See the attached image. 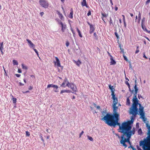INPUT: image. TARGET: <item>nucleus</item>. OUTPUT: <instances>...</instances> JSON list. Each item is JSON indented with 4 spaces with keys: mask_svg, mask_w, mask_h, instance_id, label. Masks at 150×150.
Here are the masks:
<instances>
[{
    "mask_svg": "<svg viewBox=\"0 0 150 150\" xmlns=\"http://www.w3.org/2000/svg\"><path fill=\"white\" fill-rule=\"evenodd\" d=\"M113 103L112 104L113 115H111L107 113L105 111L102 112V117H103L100 119L104 121L105 123L108 125L117 120H119L120 115L117 113L118 107L116 106L118 103L117 98L113 99Z\"/></svg>",
    "mask_w": 150,
    "mask_h": 150,
    "instance_id": "nucleus-1",
    "label": "nucleus"
},
{
    "mask_svg": "<svg viewBox=\"0 0 150 150\" xmlns=\"http://www.w3.org/2000/svg\"><path fill=\"white\" fill-rule=\"evenodd\" d=\"M119 120H115L108 125L114 127H115L116 125L119 126V129H118V132L122 133V135H125L129 134L127 132L131 129V126L127 122H124L121 124L119 122Z\"/></svg>",
    "mask_w": 150,
    "mask_h": 150,
    "instance_id": "nucleus-2",
    "label": "nucleus"
},
{
    "mask_svg": "<svg viewBox=\"0 0 150 150\" xmlns=\"http://www.w3.org/2000/svg\"><path fill=\"white\" fill-rule=\"evenodd\" d=\"M133 104L132 107L130 109L129 113L132 114L133 116H135L138 113V109L137 106L138 104L141 107V105L138 103V100L137 98V96H134L132 99Z\"/></svg>",
    "mask_w": 150,
    "mask_h": 150,
    "instance_id": "nucleus-3",
    "label": "nucleus"
},
{
    "mask_svg": "<svg viewBox=\"0 0 150 150\" xmlns=\"http://www.w3.org/2000/svg\"><path fill=\"white\" fill-rule=\"evenodd\" d=\"M131 138L130 135L128 134L125 135H122L121 136V139L120 140V143L123 146L126 148L127 147V145L125 143L126 142H128L130 144H131V142H130V139Z\"/></svg>",
    "mask_w": 150,
    "mask_h": 150,
    "instance_id": "nucleus-4",
    "label": "nucleus"
},
{
    "mask_svg": "<svg viewBox=\"0 0 150 150\" xmlns=\"http://www.w3.org/2000/svg\"><path fill=\"white\" fill-rule=\"evenodd\" d=\"M140 145H142V148L144 150H150V141L147 140L141 141L140 143Z\"/></svg>",
    "mask_w": 150,
    "mask_h": 150,
    "instance_id": "nucleus-5",
    "label": "nucleus"
},
{
    "mask_svg": "<svg viewBox=\"0 0 150 150\" xmlns=\"http://www.w3.org/2000/svg\"><path fill=\"white\" fill-rule=\"evenodd\" d=\"M67 86L70 88L72 91H73L72 93H73L76 94V92L77 91V89L76 86L73 83H70L69 82H67Z\"/></svg>",
    "mask_w": 150,
    "mask_h": 150,
    "instance_id": "nucleus-6",
    "label": "nucleus"
},
{
    "mask_svg": "<svg viewBox=\"0 0 150 150\" xmlns=\"http://www.w3.org/2000/svg\"><path fill=\"white\" fill-rule=\"evenodd\" d=\"M143 107L140 108H139V113L140 115L141 116V117L144 122L146 121V118L145 117L144 113L143 111Z\"/></svg>",
    "mask_w": 150,
    "mask_h": 150,
    "instance_id": "nucleus-7",
    "label": "nucleus"
},
{
    "mask_svg": "<svg viewBox=\"0 0 150 150\" xmlns=\"http://www.w3.org/2000/svg\"><path fill=\"white\" fill-rule=\"evenodd\" d=\"M39 2L40 5L45 8H47L48 6V3L45 0H40Z\"/></svg>",
    "mask_w": 150,
    "mask_h": 150,
    "instance_id": "nucleus-8",
    "label": "nucleus"
},
{
    "mask_svg": "<svg viewBox=\"0 0 150 150\" xmlns=\"http://www.w3.org/2000/svg\"><path fill=\"white\" fill-rule=\"evenodd\" d=\"M109 88L111 91L112 92L111 95L112 96V99H114V98H117L115 97V95L114 94V89L113 88V86H111V85H109Z\"/></svg>",
    "mask_w": 150,
    "mask_h": 150,
    "instance_id": "nucleus-9",
    "label": "nucleus"
},
{
    "mask_svg": "<svg viewBox=\"0 0 150 150\" xmlns=\"http://www.w3.org/2000/svg\"><path fill=\"white\" fill-rule=\"evenodd\" d=\"M88 25L90 26L89 33L92 34L95 30V28L93 25L91 24L89 22H87Z\"/></svg>",
    "mask_w": 150,
    "mask_h": 150,
    "instance_id": "nucleus-10",
    "label": "nucleus"
},
{
    "mask_svg": "<svg viewBox=\"0 0 150 150\" xmlns=\"http://www.w3.org/2000/svg\"><path fill=\"white\" fill-rule=\"evenodd\" d=\"M50 87H53L55 88L56 89L55 90H54V92H57L58 91L57 90V89L58 88V86H57L53 84H48L47 86V88H49Z\"/></svg>",
    "mask_w": 150,
    "mask_h": 150,
    "instance_id": "nucleus-11",
    "label": "nucleus"
},
{
    "mask_svg": "<svg viewBox=\"0 0 150 150\" xmlns=\"http://www.w3.org/2000/svg\"><path fill=\"white\" fill-rule=\"evenodd\" d=\"M56 61H54V62L55 65H56L58 67H61V65L60 62L57 57H55Z\"/></svg>",
    "mask_w": 150,
    "mask_h": 150,
    "instance_id": "nucleus-12",
    "label": "nucleus"
},
{
    "mask_svg": "<svg viewBox=\"0 0 150 150\" xmlns=\"http://www.w3.org/2000/svg\"><path fill=\"white\" fill-rule=\"evenodd\" d=\"M146 126L148 129L147 134H148V140L150 141V125H149L148 123H146Z\"/></svg>",
    "mask_w": 150,
    "mask_h": 150,
    "instance_id": "nucleus-13",
    "label": "nucleus"
},
{
    "mask_svg": "<svg viewBox=\"0 0 150 150\" xmlns=\"http://www.w3.org/2000/svg\"><path fill=\"white\" fill-rule=\"evenodd\" d=\"M59 24H60L61 25L62 27V30L63 32H64V30L66 29V25H64L62 22L61 21H59L58 22Z\"/></svg>",
    "mask_w": 150,
    "mask_h": 150,
    "instance_id": "nucleus-14",
    "label": "nucleus"
},
{
    "mask_svg": "<svg viewBox=\"0 0 150 150\" xmlns=\"http://www.w3.org/2000/svg\"><path fill=\"white\" fill-rule=\"evenodd\" d=\"M26 40L27 41L28 43L29 44V45L30 47L32 48H34L35 47V45L32 42L28 39H27Z\"/></svg>",
    "mask_w": 150,
    "mask_h": 150,
    "instance_id": "nucleus-15",
    "label": "nucleus"
},
{
    "mask_svg": "<svg viewBox=\"0 0 150 150\" xmlns=\"http://www.w3.org/2000/svg\"><path fill=\"white\" fill-rule=\"evenodd\" d=\"M127 133H128L130 135V137L132 134H134L135 133V129L133 128L131 130V129L128 131Z\"/></svg>",
    "mask_w": 150,
    "mask_h": 150,
    "instance_id": "nucleus-16",
    "label": "nucleus"
},
{
    "mask_svg": "<svg viewBox=\"0 0 150 150\" xmlns=\"http://www.w3.org/2000/svg\"><path fill=\"white\" fill-rule=\"evenodd\" d=\"M81 5L82 6H86L87 8L88 7L87 5L86 0H82L81 2Z\"/></svg>",
    "mask_w": 150,
    "mask_h": 150,
    "instance_id": "nucleus-17",
    "label": "nucleus"
},
{
    "mask_svg": "<svg viewBox=\"0 0 150 150\" xmlns=\"http://www.w3.org/2000/svg\"><path fill=\"white\" fill-rule=\"evenodd\" d=\"M3 42H1L0 43V51L2 55L4 54V52H3Z\"/></svg>",
    "mask_w": 150,
    "mask_h": 150,
    "instance_id": "nucleus-18",
    "label": "nucleus"
},
{
    "mask_svg": "<svg viewBox=\"0 0 150 150\" xmlns=\"http://www.w3.org/2000/svg\"><path fill=\"white\" fill-rule=\"evenodd\" d=\"M57 13L59 16V18L62 20H64V17L62 14L61 13L57 11Z\"/></svg>",
    "mask_w": 150,
    "mask_h": 150,
    "instance_id": "nucleus-19",
    "label": "nucleus"
},
{
    "mask_svg": "<svg viewBox=\"0 0 150 150\" xmlns=\"http://www.w3.org/2000/svg\"><path fill=\"white\" fill-rule=\"evenodd\" d=\"M73 11L72 8L70 9V13L68 17L69 18L72 19L73 18Z\"/></svg>",
    "mask_w": 150,
    "mask_h": 150,
    "instance_id": "nucleus-20",
    "label": "nucleus"
},
{
    "mask_svg": "<svg viewBox=\"0 0 150 150\" xmlns=\"http://www.w3.org/2000/svg\"><path fill=\"white\" fill-rule=\"evenodd\" d=\"M69 81H67V78H65L64 80V81L62 84L61 86L63 87H65L66 86L65 85V83H67Z\"/></svg>",
    "mask_w": 150,
    "mask_h": 150,
    "instance_id": "nucleus-21",
    "label": "nucleus"
},
{
    "mask_svg": "<svg viewBox=\"0 0 150 150\" xmlns=\"http://www.w3.org/2000/svg\"><path fill=\"white\" fill-rule=\"evenodd\" d=\"M141 25L142 28L144 31H146L148 33H150V31L148 30L145 26L144 25Z\"/></svg>",
    "mask_w": 150,
    "mask_h": 150,
    "instance_id": "nucleus-22",
    "label": "nucleus"
},
{
    "mask_svg": "<svg viewBox=\"0 0 150 150\" xmlns=\"http://www.w3.org/2000/svg\"><path fill=\"white\" fill-rule=\"evenodd\" d=\"M110 59L111 60V61L110 62V65H113V64H115L116 63V62H115V61L113 59L112 57L110 58Z\"/></svg>",
    "mask_w": 150,
    "mask_h": 150,
    "instance_id": "nucleus-23",
    "label": "nucleus"
},
{
    "mask_svg": "<svg viewBox=\"0 0 150 150\" xmlns=\"http://www.w3.org/2000/svg\"><path fill=\"white\" fill-rule=\"evenodd\" d=\"M134 118L132 116L131 118V120L128 121L127 122H128V123L130 125L131 124L133 123L134 121Z\"/></svg>",
    "mask_w": 150,
    "mask_h": 150,
    "instance_id": "nucleus-24",
    "label": "nucleus"
},
{
    "mask_svg": "<svg viewBox=\"0 0 150 150\" xmlns=\"http://www.w3.org/2000/svg\"><path fill=\"white\" fill-rule=\"evenodd\" d=\"M71 91L70 90H62L61 91L60 93L62 94L64 93H69L71 92Z\"/></svg>",
    "mask_w": 150,
    "mask_h": 150,
    "instance_id": "nucleus-25",
    "label": "nucleus"
},
{
    "mask_svg": "<svg viewBox=\"0 0 150 150\" xmlns=\"http://www.w3.org/2000/svg\"><path fill=\"white\" fill-rule=\"evenodd\" d=\"M134 88L135 89V93L134 94V96H137V93L138 91V89L137 87V84H135L134 86Z\"/></svg>",
    "mask_w": 150,
    "mask_h": 150,
    "instance_id": "nucleus-26",
    "label": "nucleus"
},
{
    "mask_svg": "<svg viewBox=\"0 0 150 150\" xmlns=\"http://www.w3.org/2000/svg\"><path fill=\"white\" fill-rule=\"evenodd\" d=\"M76 30H77V31L78 33V34H79V37L81 38H82V36L81 35V32H80V30H79L78 28H76Z\"/></svg>",
    "mask_w": 150,
    "mask_h": 150,
    "instance_id": "nucleus-27",
    "label": "nucleus"
},
{
    "mask_svg": "<svg viewBox=\"0 0 150 150\" xmlns=\"http://www.w3.org/2000/svg\"><path fill=\"white\" fill-rule=\"evenodd\" d=\"M130 104V101L129 99V97L127 98V102L126 103V104L127 105H129Z\"/></svg>",
    "mask_w": 150,
    "mask_h": 150,
    "instance_id": "nucleus-28",
    "label": "nucleus"
},
{
    "mask_svg": "<svg viewBox=\"0 0 150 150\" xmlns=\"http://www.w3.org/2000/svg\"><path fill=\"white\" fill-rule=\"evenodd\" d=\"M75 63H76V64L78 67H79L80 64H81V62L79 60H78L77 62H75Z\"/></svg>",
    "mask_w": 150,
    "mask_h": 150,
    "instance_id": "nucleus-29",
    "label": "nucleus"
},
{
    "mask_svg": "<svg viewBox=\"0 0 150 150\" xmlns=\"http://www.w3.org/2000/svg\"><path fill=\"white\" fill-rule=\"evenodd\" d=\"M101 14L102 15V19L105 22V21H104V20H103V17H107V16L105 13H101Z\"/></svg>",
    "mask_w": 150,
    "mask_h": 150,
    "instance_id": "nucleus-30",
    "label": "nucleus"
},
{
    "mask_svg": "<svg viewBox=\"0 0 150 150\" xmlns=\"http://www.w3.org/2000/svg\"><path fill=\"white\" fill-rule=\"evenodd\" d=\"M141 14L139 12L138 14V23H139L141 19Z\"/></svg>",
    "mask_w": 150,
    "mask_h": 150,
    "instance_id": "nucleus-31",
    "label": "nucleus"
},
{
    "mask_svg": "<svg viewBox=\"0 0 150 150\" xmlns=\"http://www.w3.org/2000/svg\"><path fill=\"white\" fill-rule=\"evenodd\" d=\"M13 64L14 65H18V62L17 60H13Z\"/></svg>",
    "mask_w": 150,
    "mask_h": 150,
    "instance_id": "nucleus-32",
    "label": "nucleus"
},
{
    "mask_svg": "<svg viewBox=\"0 0 150 150\" xmlns=\"http://www.w3.org/2000/svg\"><path fill=\"white\" fill-rule=\"evenodd\" d=\"M13 102L14 103H16L17 99L15 98H13L12 99Z\"/></svg>",
    "mask_w": 150,
    "mask_h": 150,
    "instance_id": "nucleus-33",
    "label": "nucleus"
},
{
    "mask_svg": "<svg viewBox=\"0 0 150 150\" xmlns=\"http://www.w3.org/2000/svg\"><path fill=\"white\" fill-rule=\"evenodd\" d=\"M21 66H22V68L23 69H25V70H26L27 69V67L24 66V65L23 64H21Z\"/></svg>",
    "mask_w": 150,
    "mask_h": 150,
    "instance_id": "nucleus-34",
    "label": "nucleus"
},
{
    "mask_svg": "<svg viewBox=\"0 0 150 150\" xmlns=\"http://www.w3.org/2000/svg\"><path fill=\"white\" fill-rule=\"evenodd\" d=\"M139 46H137V49H136V50L135 52V53L136 54H137L139 51Z\"/></svg>",
    "mask_w": 150,
    "mask_h": 150,
    "instance_id": "nucleus-35",
    "label": "nucleus"
},
{
    "mask_svg": "<svg viewBox=\"0 0 150 150\" xmlns=\"http://www.w3.org/2000/svg\"><path fill=\"white\" fill-rule=\"evenodd\" d=\"M94 36L95 37V38L96 40H97L98 39V36L96 34V33H94L93 34Z\"/></svg>",
    "mask_w": 150,
    "mask_h": 150,
    "instance_id": "nucleus-36",
    "label": "nucleus"
},
{
    "mask_svg": "<svg viewBox=\"0 0 150 150\" xmlns=\"http://www.w3.org/2000/svg\"><path fill=\"white\" fill-rule=\"evenodd\" d=\"M122 16L123 17V22H124V24H125V16L124 15H122Z\"/></svg>",
    "mask_w": 150,
    "mask_h": 150,
    "instance_id": "nucleus-37",
    "label": "nucleus"
},
{
    "mask_svg": "<svg viewBox=\"0 0 150 150\" xmlns=\"http://www.w3.org/2000/svg\"><path fill=\"white\" fill-rule=\"evenodd\" d=\"M138 133L139 134H142V132L141 129H139L138 130Z\"/></svg>",
    "mask_w": 150,
    "mask_h": 150,
    "instance_id": "nucleus-38",
    "label": "nucleus"
},
{
    "mask_svg": "<svg viewBox=\"0 0 150 150\" xmlns=\"http://www.w3.org/2000/svg\"><path fill=\"white\" fill-rule=\"evenodd\" d=\"M88 139L91 141H93V139L92 137H90L89 136H88Z\"/></svg>",
    "mask_w": 150,
    "mask_h": 150,
    "instance_id": "nucleus-39",
    "label": "nucleus"
},
{
    "mask_svg": "<svg viewBox=\"0 0 150 150\" xmlns=\"http://www.w3.org/2000/svg\"><path fill=\"white\" fill-rule=\"evenodd\" d=\"M125 83L127 85L128 87L129 88H130V85H129V83H128V81H125Z\"/></svg>",
    "mask_w": 150,
    "mask_h": 150,
    "instance_id": "nucleus-40",
    "label": "nucleus"
},
{
    "mask_svg": "<svg viewBox=\"0 0 150 150\" xmlns=\"http://www.w3.org/2000/svg\"><path fill=\"white\" fill-rule=\"evenodd\" d=\"M33 49L34 50V51L36 53V54L38 56H39V54H38V52L37 51V50H36V49H35L34 48H33Z\"/></svg>",
    "mask_w": 150,
    "mask_h": 150,
    "instance_id": "nucleus-41",
    "label": "nucleus"
},
{
    "mask_svg": "<svg viewBox=\"0 0 150 150\" xmlns=\"http://www.w3.org/2000/svg\"><path fill=\"white\" fill-rule=\"evenodd\" d=\"M109 22L110 25L111 24H112V21L111 18H110V21H109Z\"/></svg>",
    "mask_w": 150,
    "mask_h": 150,
    "instance_id": "nucleus-42",
    "label": "nucleus"
},
{
    "mask_svg": "<svg viewBox=\"0 0 150 150\" xmlns=\"http://www.w3.org/2000/svg\"><path fill=\"white\" fill-rule=\"evenodd\" d=\"M26 135L28 137L30 135V132L28 131L26 132Z\"/></svg>",
    "mask_w": 150,
    "mask_h": 150,
    "instance_id": "nucleus-43",
    "label": "nucleus"
},
{
    "mask_svg": "<svg viewBox=\"0 0 150 150\" xmlns=\"http://www.w3.org/2000/svg\"><path fill=\"white\" fill-rule=\"evenodd\" d=\"M115 36L117 37V39H118L119 38V35H118L117 33L116 32H115Z\"/></svg>",
    "mask_w": 150,
    "mask_h": 150,
    "instance_id": "nucleus-44",
    "label": "nucleus"
},
{
    "mask_svg": "<svg viewBox=\"0 0 150 150\" xmlns=\"http://www.w3.org/2000/svg\"><path fill=\"white\" fill-rule=\"evenodd\" d=\"M145 21V18H143L142 20V23L141 25H143V23H144Z\"/></svg>",
    "mask_w": 150,
    "mask_h": 150,
    "instance_id": "nucleus-45",
    "label": "nucleus"
},
{
    "mask_svg": "<svg viewBox=\"0 0 150 150\" xmlns=\"http://www.w3.org/2000/svg\"><path fill=\"white\" fill-rule=\"evenodd\" d=\"M69 45V43L68 41L66 42V45L67 47H68Z\"/></svg>",
    "mask_w": 150,
    "mask_h": 150,
    "instance_id": "nucleus-46",
    "label": "nucleus"
},
{
    "mask_svg": "<svg viewBox=\"0 0 150 150\" xmlns=\"http://www.w3.org/2000/svg\"><path fill=\"white\" fill-rule=\"evenodd\" d=\"M84 133V132L83 131H82L81 132V133H80V134H79V138H80L82 135V134L83 133Z\"/></svg>",
    "mask_w": 150,
    "mask_h": 150,
    "instance_id": "nucleus-47",
    "label": "nucleus"
},
{
    "mask_svg": "<svg viewBox=\"0 0 150 150\" xmlns=\"http://www.w3.org/2000/svg\"><path fill=\"white\" fill-rule=\"evenodd\" d=\"M115 135H116V136H117L118 137L119 139H120V138H121V137H120V135H119V134H118L115 133Z\"/></svg>",
    "mask_w": 150,
    "mask_h": 150,
    "instance_id": "nucleus-48",
    "label": "nucleus"
},
{
    "mask_svg": "<svg viewBox=\"0 0 150 150\" xmlns=\"http://www.w3.org/2000/svg\"><path fill=\"white\" fill-rule=\"evenodd\" d=\"M123 57L124 58V59L126 61H127L128 60L126 56H125V55H123Z\"/></svg>",
    "mask_w": 150,
    "mask_h": 150,
    "instance_id": "nucleus-49",
    "label": "nucleus"
},
{
    "mask_svg": "<svg viewBox=\"0 0 150 150\" xmlns=\"http://www.w3.org/2000/svg\"><path fill=\"white\" fill-rule=\"evenodd\" d=\"M91 13L90 11H88V12L87 13V16H89L91 15Z\"/></svg>",
    "mask_w": 150,
    "mask_h": 150,
    "instance_id": "nucleus-50",
    "label": "nucleus"
},
{
    "mask_svg": "<svg viewBox=\"0 0 150 150\" xmlns=\"http://www.w3.org/2000/svg\"><path fill=\"white\" fill-rule=\"evenodd\" d=\"M130 147L132 149V150H136V149L134 148L133 146H130L129 147V148Z\"/></svg>",
    "mask_w": 150,
    "mask_h": 150,
    "instance_id": "nucleus-51",
    "label": "nucleus"
},
{
    "mask_svg": "<svg viewBox=\"0 0 150 150\" xmlns=\"http://www.w3.org/2000/svg\"><path fill=\"white\" fill-rule=\"evenodd\" d=\"M143 57H144L146 59H148L147 57L146 56L144 53V54H143Z\"/></svg>",
    "mask_w": 150,
    "mask_h": 150,
    "instance_id": "nucleus-52",
    "label": "nucleus"
},
{
    "mask_svg": "<svg viewBox=\"0 0 150 150\" xmlns=\"http://www.w3.org/2000/svg\"><path fill=\"white\" fill-rule=\"evenodd\" d=\"M150 2V0H147L146 2V4H147L149 3Z\"/></svg>",
    "mask_w": 150,
    "mask_h": 150,
    "instance_id": "nucleus-53",
    "label": "nucleus"
},
{
    "mask_svg": "<svg viewBox=\"0 0 150 150\" xmlns=\"http://www.w3.org/2000/svg\"><path fill=\"white\" fill-rule=\"evenodd\" d=\"M108 55L111 57L112 58V56L109 53V52H108Z\"/></svg>",
    "mask_w": 150,
    "mask_h": 150,
    "instance_id": "nucleus-54",
    "label": "nucleus"
},
{
    "mask_svg": "<svg viewBox=\"0 0 150 150\" xmlns=\"http://www.w3.org/2000/svg\"><path fill=\"white\" fill-rule=\"evenodd\" d=\"M44 14V13L43 12H40V15L42 16Z\"/></svg>",
    "mask_w": 150,
    "mask_h": 150,
    "instance_id": "nucleus-55",
    "label": "nucleus"
},
{
    "mask_svg": "<svg viewBox=\"0 0 150 150\" xmlns=\"http://www.w3.org/2000/svg\"><path fill=\"white\" fill-rule=\"evenodd\" d=\"M16 76L18 77H19L21 75L20 74H16Z\"/></svg>",
    "mask_w": 150,
    "mask_h": 150,
    "instance_id": "nucleus-56",
    "label": "nucleus"
},
{
    "mask_svg": "<svg viewBox=\"0 0 150 150\" xmlns=\"http://www.w3.org/2000/svg\"><path fill=\"white\" fill-rule=\"evenodd\" d=\"M18 72L19 73H21L22 72L21 70L20 69H18Z\"/></svg>",
    "mask_w": 150,
    "mask_h": 150,
    "instance_id": "nucleus-57",
    "label": "nucleus"
},
{
    "mask_svg": "<svg viewBox=\"0 0 150 150\" xmlns=\"http://www.w3.org/2000/svg\"><path fill=\"white\" fill-rule=\"evenodd\" d=\"M33 89V87L31 86H29V90H31Z\"/></svg>",
    "mask_w": 150,
    "mask_h": 150,
    "instance_id": "nucleus-58",
    "label": "nucleus"
},
{
    "mask_svg": "<svg viewBox=\"0 0 150 150\" xmlns=\"http://www.w3.org/2000/svg\"><path fill=\"white\" fill-rule=\"evenodd\" d=\"M118 9V8L117 6H115V11H117Z\"/></svg>",
    "mask_w": 150,
    "mask_h": 150,
    "instance_id": "nucleus-59",
    "label": "nucleus"
},
{
    "mask_svg": "<svg viewBox=\"0 0 150 150\" xmlns=\"http://www.w3.org/2000/svg\"><path fill=\"white\" fill-rule=\"evenodd\" d=\"M30 76L31 77L35 78V76L33 75H31Z\"/></svg>",
    "mask_w": 150,
    "mask_h": 150,
    "instance_id": "nucleus-60",
    "label": "nucleus"
},
{
    "mask_svg": "<svg viewBox=\"0 0 150 150\" xmlns=\"http://www.w3.org/2000/svg\"><path fill=\"white\" fill-rule=\"evenodd\" d=\"M96 108L98 109H100V107L99 106H96Z\"/></svg>",
    "mask_w": 150,
    "mask_h": 150,
    "instance_id": "nucleus-61",
    "label": "nucleus"
},
{
    "mask_svg": "<svg viewBox=\"0 0 150 150\" xmlns=\"http://www.w3.org/2000/svg\"><path fill=\"white\" fill-rule=\"evenodd\" d=\"M119 22L121 24L122 23V21H121V18H119Z\"/></svg>",
    "mask_w": 150,
    "mask_h": 150,
    "instance_id": "nucleus-62",
    "label": "nucleus"
},
{
    "mask_svg": "<svg viewBox=\"0 0 150 150\" xmlns=\"http://www.w3.org/2000/svg\"><path fill=\"white\" fill-rule=\"evenodd\" d=\"M19 84L20 86H23L24 85V84H23L21 82H20L19 83Z\"/></svg>",
    "mask_w": 150,
    "mask_h": 150,
    "instance_id": "nucleus-63",
    "label": "nucleus"
},
{
    "mask_svg": "<svg viewBox=\"0 0 150 150\" xmlns=\"http://www.w3.org/2000/svg\"><path fill=\"white\" fill-rule=\"evenodd\" d=\"M71 31L73 33V34H74V35L75 34V33L74 32V30H73L72 29H71Z\"/></svg>",
    "mask_w": 150,
    "mask_h": 150,
    "instance_id": "nucleus-64",
    "label": "nucleus"
}]
</instances>
